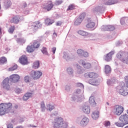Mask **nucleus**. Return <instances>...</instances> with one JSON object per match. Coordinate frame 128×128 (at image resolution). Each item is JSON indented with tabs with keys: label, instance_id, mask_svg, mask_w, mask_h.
<instances>
[{
	"label": "nucleus",
	"instance_id": "nucleus-1",
	"mask_svg": "<svg viewBox=\"0 0 128 128\" xmlns=\"http://www.w3.org/2000/svg\"><path fill=\"white\" fill-rule=\"evenodd\" d=\"M52 124L54 128H67L68 126V122L64 121V118L62 117L54 118Z\"/></svg>",
	"mask_w": 128,
	"mask_h": 128
},
{
	"label": "nucleus",
	"instance_id": "nucleus-2",
	"mask_svg": "<svg viewBox=\"0 0 128 128\" xmlns=\"http://www.w3.org/2000/svg\"><path fill=\"white\" fill-rule=\"evenodd\" d=\"M12 103H6L0 104V116H4L12 111Z\"/></svg>",
	"mask_w": 128,
	"mask_h": 128
},
{
	"label": "nucleus",
	"instance_id": "nucleus-3",
	"mask_svg": "<svg viewBox=\"0 0 128 128\" xmlns=\"http://www.w3.org/2000/svg\"><path fill=\"white\" fill-rule=\"evenodd\" d=\"M118 92L122 94V96H128V88H126L124 82H122L120 86L116 88Z\"/></svg>",
	"mask_w": 128,
	"mask_h": 128
},
{
	"label": "nucleus",
	"instance_id": "nucleus-4",
	"mask_svg": "<svg viewBox=\"0 0 128 128\" xmlns=\"http://www.w3.org/2000/svg\"><path fill=\"white\" fill-rule=\"evenodd\" d=\"M116 57L119 60H120L124 64H128V54L124 52H120L117 55Z\"/></svg>",
	"mask_w": 128,
	"mask_h": 128
},
{
	"label": "nucleus",
	"instance_id": "nucleus-5",
	"mask_svg": "<svg viewBox=\"0 0 128 128\" xmlns=\"http://www.w3.org/2000/svg\"><path fill=\"white\" fill-rule=\"evenodd\" d=\"M42 26V24L40 22H30L29 24V28L32 30L34 32H36L38 30V28H40Z\"/></svg>",
	"mask_w": 128,
	"mask_h": 128
},
{
	"label": "nucleus",
	"instance_id": "nucleus-6",
	"mask_svg": "<svg viewBox=\"0 0 128 128\" xmlns=\"http://www.w3.org/2000/svg\"><path fill=\"white\" fill-rule=\"evenodd\" d=\"M63 58L66 60V62H70V60H76V55L72 54H68L64 52Z\"/></svg>",
	"mask_w": 128,
	"mask_h": 128
},
{
	"label": "nucleus",
	"instance_id": "nucleus-7",
	"mask_svg": "<svg viewBox=\"0 0 128 128\" xmlns=\"http://www.w3.org/2000/svg\"><path fill=\"white\" fill-rule=\"evenodd\" d=\"M30 74L32 76V78H33L34 80H38V78H40L42 76V73L38 70H32L30 72Z\"/></svg>",
	"mask_w": 128,
	"mask_h": 128
},
{
	"label": "nucleus",
	"instance_id": "nucleus-8",
	"mask_svg": "<svg viewBox=\"0 0 128 128\" xmlns=\"http://www.w3.org/2000/svg\"><path fill=\"white\" fill-rule=\"evenodd\" d=\"M86 17V13H82L78 18L74 22V26H80L84 18Z\"/></svg>",
	"mask_w": 128,
	"mask_h": 128
},
{
	"label": "nucleus",
	"instance_id": "nucleus-9",
	"mask_svg": "<svg viewBox=\"0 0 128 128\" xmlns=\"http://www.w3.org/2000/svg\"><path fill=\"white\" fill-rule=\"evenodd\" d=\"M88 122H90V119L88 118V117L84 116L81 120L79 124L80 126L84 128V126H86L87 124H88Z\"/></svg>",
	"mask_w": 128,
	"mask_h": 128
},
{
	"label": "nucleus",
	"instance_id": "nucleus-10",
	"mask_svg": "<svg viewBox=\"0 0 128 128\" xmlns=\"http://www.w3.org/2000/svg\"><path fill=\"white\" fill-rule=\"evenodd\" d=\"M115 114L116 116H120L121 114L124 112V108L121 106L118 105L114 108Z\"/></svg>",
	"mask_w": 128,
	"mask_h": 128
},
{
	"label": "nucleus",
	"instance_id": "nucleus-11",
	"mask_svg": "<svg viewBox=\"0 0 128 128\" xmlns=\"http://www.w3.org/2000/svg\"><path fill=\"white\" fill-rule=\"evenodd\" d=\"M114 50H112L104 56V60L106 62H110L112 58V56H114Z\"/></svg>",
	"mask_w": 128,
	"mask_h": 128
},
{
	"label": "nucleus",
	"instance_id": "nucleus-12",
	"mask_svg": "<svg viewBox=\"0 0 128 128\" xmlns=\"http://www.w3.org/2000/svg\"><path fill=\"white\" fill-rule=\"evenodd\" d=\"M20 77L18 74H13L10 76L9 80L12 82H18L20 80Z\"/></svg>",
	"mask_w": 128,
	"mask_h": 128
},
{
	"label": "nucleus",
	"instance_id": "nucleus-13",
	"mask_svg": "<svg viewBox=\"0 0 128 128\" xmlns=\"http://www.w3.org/2000/svg\"><path fill=\"white\" fill-rule=\"evenodd\" d=\"M78 62L80 64H82V66L84 68H86L87 70L92 68V64H90V63H86V61L82 60H80L78 61Z\"/></svg>",
	"mask_w": 128,
	"mask_h": 128
},
{
	"label": "nucleus",
	"instance_id": "nucleus-14",
	"mask_svg": "<svg viewBox=\"0 0 128 128\" xmlns=\"http://www.w3.org/2000/svg\"><path fill=\"white\" fill-rule=\"evenodd\" d=\"M102 10H104L102 4H100L92 8V11L94 14H98V12H102Z\"/></svg>",
	"mask_w": 128,
	"mask_h": 128
},
{
	"label": "nucleus",
	"instance_id": "nucleus-15",
	"mask_svg": "<svg viewBox=\"0 0 128 128\" xmlns=\"http://www.w3.org/2000/svg\"><path fill=\"white\" fill-rule=\"evenodd\" d=\"M81 110L86 114H90V108L88 105H84L82 106Z\"/></svg>",
	"mask_w": 128,
	"mask_h": 128
},
{
	"label": "nucleus",
	"instance_id": "nucleus-16",
	"mask_svg": "<svg viewBox=\"0 0 128 128\" xmlns=\"http://www.w3.org/2000/svg\"><path fill=\"white\" fill-rule=\"evenodd\" d=\"M72 100L76 102H80L82 100V97H80V96L73 94L71 97Z\"/></svg>",
	"mask_w": 128,
	"mask_h": 128
},
{
	"label": "nucleus",
	"instance_id": "nucleus-17",
	"mask_svg": "<svg viewBox=\"0 0 128 128\" xmlns=\"http://www.w3.org/2000/svg\"><path fill=\"white\" fill-rule=\"evenodd\" d=\"M119 120L121 122H124V124H128V115L126 114L122 115Z\"/></svg>",
	"mask_w": 128,
	"mask_h": 128
},
{
	"label": "nucleus",
	"instance_id": "nucleus-18",
	"mask_svg": "<svg viewBox=\"0 0 128 128\" xmlns=\"http://www.w3.org/2000/svg\"><path fill=\"white\" fill-rule=\"evenodd\" d=\"M9 80L10 79L8 78H6L2 82V86L4 88H5V90H10V84H9Z\"/></svg>",
	"mask_w": 128,
	"mask_h": 128
},
{
	"label": "nucleus",
	"instance_id": "nucleus-19",
	"mask_svg": "<svg viewBox=\"0 0 128 128\" xmlns=\"http://www.w3.org/2000/svg\"><path fill=\"white\" fill-rule=\"evenodd\" d=\"M19 62L21 64H23L24 66L28 64V58L24 55L22 56L21 58H20Z\"/></svg>",
	"mask_w": 128,
	"mask_h": 128
},
{
	"label": "nucleus",
	"instance_id": "nucleus-20",
	"mask_svg": "<svg viewBox=\"0 0 128 128\" xmlns=\"http://www.w3.org/2000/svg\"><path fill=\"white\" fill-rule=\"evenodd\" d=\"M24 20V18H22V16H16L12 18V22H14V24H18V22H20V20Z\"/></svg>",
	"mask_w": 128,
	"mask_h": 128
},
{
	"label": "nucleus",
	"instance_id": "nucleus-21",
	"mask_svg": "<svg viewBox=\"0 0 128 128\" xmlns=\"http://www.w3.org/2000/svg\"><path fill=\"white\" fill-rule=\"evenodd\" d=\"M100 116V112L96 110L92 112V118L93 120H98Z\"/></svg>",
	"mask_w": 128,
	"mask_h": 128
},
{
	"label": "nucleus",
	"instance_id": "nucleus-22",
	"mask_svg": "<svg viewBox=\"0 0 128 128\" xmlns=\"http://www.w3.org/2000/svg\"><path fill=\"white\" fill-rule=\"evenodd\" d=\"M32 96V93L28 92L26 94H24V95L23 96V100L26 101L28 98H30Z\"/></svg>",
	"mask_w": 128,
	"mask_h": 128
},
{
	"label": "nucleus",
	"instance_id": "nucleus-23",
	"mask_svg": "<svg viewBox=\"0 0 128 128\" xmlns=\"http://www.w3.org/2000/svg\"><path fill=\"white\" fill-rule=\"evenodd\" d=\"M88 24H86V26L88 28H94L96 26V23L92 22V20H88Z\"/></svg>",
	"mask_w": 128,
	"mask_h": 128
},
{
	"label": "nucleus",
	"instance_id": "nucleus-24",
	"mask_svg": "<svg viewBox=\"0 0 128 128\" xmlns=\"http://www.w3.org/2000/svg\"><path fill=\"white\" fill-rule=\"evenodd\" d=\"M88 83L92 86H98V81L96 79H91L89 80Z\"/></svg>",
	"mask_w": 128,
	"mask_h": 128
},
{
	"label": "nucleus",
	"instance_id": "nucleus-25",
	"mask_svg": "<svg viewBox=\"0 0 128 128\" xmlns=\"http://www.w3.org/2000/svg\"><path fill=\"white\" fill-rule=\"evenodd\" d=\"M118 2V0H108L105 2L106 6H111L112 4H114Z\"/></svg>",
	"mask_w": 128,
	"mask_h": 128
},
{
	"label": "nucleus",
	"instance_id": "nucleus-26",
	"mask_svg": "<svg viewBox=\"0 0 128 128\" xmlns=\"http://www.w3.org/2000/svg\"><path fill=\"white\" fill-rule=\"evenodd\" d=\"M89 102L92 106H96V101H94V96H90L89 98Z\"/></svg>",
	"mask_w": 128,
	"mask_h": 128
},
{
	"label": "nucleus",
	"instance_id": "nucleus-27",
	"mask_svg": "<svg viewBox=\"0 0 128 128\" xmlns=\"http://www.w3.org/2000/svg\"><path fill=\"white\" fill-rule=\"evenodd\" d=\"M4 6L6 8H8L12 6V2L10 0H5Z\"/></svg>",
	"mask_w": 128,
	"mask_h": 128
},
{
	"label": "nucleus",
	"instance_id": "nucleus-28",
	"mask_svg": "<svg viewBox=\"0 0 128 128\" xmlns=\"http://www.w3.org/2000/svg\"><path fill=\"white\" fill-rule=\"evenodd\" d=\"M45 24L46 26H50L51 24H52L54 22L52 20H50L48 18H47L46 20H44Z\"/></svg>",
	"mask_w": 128,
	"mask_h": 128
},
{
	"label": "nucleus",
	"instance_id": "nucleus-29",
	"mask_svg": "<svg viewBox=\"0 0 128 128\" xmlns=\"http://www.w3.org/2000/svg\"><path fill=\"white\" fill-rule=\"evenodd\" d=\"M54 108V106L52 104H47L46 109L48 112H52Z\"/></svg>",
	"mask_w": 128,
	"mask_h": 128
},
{
	"label": "nucleus",
	"instance_id": "nucleus-30",
	"mask_svg": "<svg viewBox=\"0 0 128 128\" xmlns=\"http://www.w3.org/2000/svg\"><path fill=\"white\" fill-rule=\"evenodd\" d=\"M67 72L70 76H74V69L70 67H68L67 68Z\"/></svg>",
	"mask_w": 128,
	"mask_h": 128
},
{
	"label": "nucleus",
	"instance_id": "nucleus-31",
	"mask_svg": "<svg viewBox=\"0 0 128 128\" xmlns=\"http://www.w3.org/2000/svg\"><path fill=\"white\" fill-rule=\"evenodd\" d=\"M116 78H112L111 80H109L107 81V84H108V86H112V84H116Z\"/></svg>",
	"mask_w": 128,
	"mask_h": 128
},
{
	"label": "nucleus",
	"instance_id": "nucleus-32",
	"mask_svg": "<svg viewBox=\"0 0 128 128\" xmlns=\"http://www.w3.org/2000/svg\"><path fill=\"white\" fill-rule=\"evenodd\" d=\"M112 72V69L110 68V66L108 65H106L104 68V72L106 74H110Z\"/></svg>",
	"mask_w": 128,
	"mask_h": 128
},
{
	"label": "nucleus",
	"instance_id": "nucleus-33",
	"mask_svg": "<svg viewBox=\"0 0 128 128\" xmlns=\"http://www.w3.org/2000/svg\"><path fill=\"white\" fill-rule=\"evenodd\" d=\"M78 34L80 36H86L88 35V32L82 30H78Z\"/></svg>",
	"mask_w": 128,
	"mask_h": 128
},
{
	"label": "nucleus",
	"instance_id": "nucleus-34",
	"mask_svg": "<svg viewBox=\"0 0 128 128\" xmlns=\"http://www.w3.org/2000/svg\"><path fill=\"white\" fill-rule=\"evenodd\" d=\"M32 68L34 70H36V68H40V62L36 61L33 63Z\"/></svg>",
	"mask_w": 128,
	"mask_h": 128
},
{
	"label": "nucleus",
	"instance_id": "nucleus-35",
	"mask_svg": "<svg viewBox=\"0 0 128 128\" xmlns=\"http://www.w3.org/2000/svg\"><path fill=\"white\" fill-rule=\"evenodd\" d=\"M74 94H77V96H80V98H82V90L80 89H76L74 92Z\"/></svg>",
	"mask_w": 128,
	"mask_h": 128
},
{
	"label": "nucleus",
	"instance_id": "nucleus-36",
	"mask_svg": "<svg viewBox=\"0 0 128 128\" xmlns=\"http://www.w3.org/2000/svg\"><path fill=\"white\" fill-rule=\"evenodd\" d=\"M26 50L28 52H32L35 49L33 47L32 45H30L27 46Z\"/></svg>",
	"mask_w": 128,
	"mask_h": 128
},
{
	"label": "nucleus",
	"instance_id": "nucleus-37",
	"mask_svg": "<svg viewBox=\"0 0 128 128\" xmlns=\"http://www.w3.org/2000/svg\"><path fill=\"white\" fill-rule=\"evenodd\" d=\"M114 124L119 128H124V126H126V124H124V122H116Z\"/></svg>",
	"mask_w": 128,
	"mask_h": 128
},
{
	"label": "nucleus",
	"instance_id": "nucleus-38",
	"mask_svg": "<svg viewBox=\"0 0 128 128\" xmlns=\"http://www.w3.org/2000/svg\"><path fill=\"white\" fill-rule=\"evenodd\" d=\"M6 57H2L0 58V64H4L6 62Z\"/></svg>",
	"mask_w": 128,
	"mask_h": 128
},
{
	"label": "nucleus",
	"instance_id": "nucleus-39",
	"mask_svg": "<svg viewBox=\"0 0 128 128\" xmlns=\"http://www.w3.org/2000/svg\"><path fill=\"white\" fill-rule=\"evenodd\" d=\"M75 8H76V5H74V4H70L68 6L67 10H74Z\"/></svg>",
	"mask_w": 128,
	"mask_h": 128
},
{
	"label": "nucleus",
	"instance_id": "nucleus-40",
	"mask_svg": "<svg viewBox=\"0 0 128 128\" xmlns=\"http://www.w3.org/2000/svg\"><path fill=\"white\" fill-rule=\"evenodd\" d=\"M53 7H54V4H52V2H50L46 6V10H48V12L49 10H50Z\"/></svg>",
	"mask_w": 128,
	"mask_h": 128
},
{
	"label": "nucleus",
	"instance_id": "nucleus-41",
	"mask_svg": "<svg viewBox=\"0 0 128 128\" xmlns=\"http://www.w3.org/2000/svg\"><path fill=\"white\" fill-rule=\"evenodd\" d=\"M77 68H78L76 71V74H82V70L80 66L78 64L77 65Z\"/></svg>",
	"mask_w": 128,
	"mask_h": 128
},
{
	"label": "nucleus",
	"instance_id": "nucleus-42",
	"mask_svg": "<svg viewBox=\"0 0 128 128\" xmlns=\"http://www.w3.org/2000/svg\"><path fill=\"white\" fill-rule=\"evenodd\" d=\"M16 40L18 44H22L26 42V40L24 38H17Z\"/></svg>",
	"mask_w": 128,
	"mask_h": 128
},
{
	"label": "nucleus",
	"instance_id": "nucleus-43",
	"mask_svg": "<svg viewBox=\"0 0 128 128\" xmlns=\"http://www.w3.org/2000/svg\"><path fill=\"white\" fill-rule=\"evenodd\" d=\"M40 108L42 110V112H44L46 110V106L44 105V102H42L40 103Z\"/></svg>",
	"mask_w": 128,
	"mask_h": 128
},
{
	"label": "nucleus",
	"instance_id": "nucleus-44",
	"mask_svg": "<svg viewBox=\"0 0 128 128\" xmlns=\"http://www.w3.org/2000/svg\"><path fill=\"white\" fill-rule=\"evenodd\" d=\"M18 68V65L14 64L13 66L9 68V72H14V70H16Z\"/></svg>",
	"mask_w": 128,
	"mask_h": 128
},
{
	"label": "nucleus",
	"instance_id": "nucleus-45",
	"mask_svg": "<svg viewBox=\"0 0 128 128\" xmlns=\"http://www.w3.org/2000/svg\"><path fill=\"white\" fill-rule=\"evenodd\" d=\"M89 78H96V74L94 72H89Z\"/></svg>",
	"mask_w": 128,
	"mask_h": 128
},
{
	"label": "nucleus",
	"instance_id": "nucleus-46",
	"mask_svg": "<svg viewBox=\"0 0 128 128\" xmlns=\"http://www.w3.org/2000/svg\"><path fill=\"white\" fill-rule=\"evenodd\" d=\"M101 30L102 32H106V30H108V26H102L101 27Z\"/></svg>",
	"mask_w": 128,
	"mask_h": 128
},
{
	"label": "nucleus",
	"instance_id": "nucleus-47",
	"mask_svg": "<svg viewBox=\"0 0 128 128\" xmlns=\"http://www.w3.org/2000/svg\"><path fill=\"white\" fill-rule=\"evenodd\" d=\"M42 54H45L46 56H48V50L46 49V48L44 47L42 49Z\"/></svg>",
	"mask_w": 128,
	"mask_h": 128
},
{
	"label": "nucleus",
	"instance_id": "nucleus-48",
	"mask_svg": "<svg viewBox=\"0 0 128 128\" xmlns=\"http://www.w3.org/2000/svg\"><path fill=\"white\" fill-rule=\"evenodd\" d=\"M32 46H33L34 49L36 50V48H40V44H38L36 42H34L32 45Z\"/></svg>",
	"mask_w": 128,
	"mask_h": 128
},
{
	"label": "nucleus",
	"instance_id": "nucleus-49",
	"mask_svg": "<svg viewBox=\"0 0 128 128\" xmlns=\"http://www.w3.org/2000/svg\"><path fill=\"white\" fill-rule=\"evenodd\" d=\"M88 36L89 37V38L90 40H94V38H96V36H94V34H88Z\"/></svg>",
	"mask_w": 128,
	"mask_h": 128
},
{
	"label": "nucleus",
	"instance_id": "nucleus-50",
	"mask_svg": "<svg viewBox=\"0 0 128 128\" xmlns=\"http://www.w3.org/2000/svg\"><path fill=\"white\" fill-rule=\"evenodd\" d=\"M84 50L82 49H79L77 50V54L80 56H82V54H84Z\"/></svg>",
	"mask_w": 128,
	"mask_h": 128
},
{
	"label": "nucleus",
	"instance_id": "nucleus-51",
	"mask_svg": "<svg viewBox=\"0 0 128 128\" xmlns=\"http://www.w3.org/2000/svg\"><path fill=\"white\" fill-rule=\"evenodd\" d=\"M104 124L106 128H108V126H110V122L108 120L105 121Z\"/></svg>",
	"mask_w": 128,
	"mask_h": 128
},
{
	"label": "nucleus",
	"instance_id": "nucleus-52",
	"mask_svg": "<svg viewBox=\"0 0 128 128\" xmlns=\"http://www.w3.org/2000/svg\"><path fill=\"white\" fill-rule=\"evenodd\" d=\"M15 28L16 27H14V26H12L8 30V32H10V34H12Z\"/></svg>",
	"mask_w": 128,
	"mask_h": 128
},
{
	"label": "nucleus",
	"instance_id": "nucleus-53",
	"mask_svg": "<svg viewBox=\"0 0 128 128\" xmlns=\"http://www.w3.org/2000/svg\"><path fill=\"white\" fill-rule=\"evenodd\" d=\"M24 80L25 82H30V76H25L24 78Z\"/></svg>",
	"mask_w": 128,
	"mask_h": 128
},
{
	"label": "nucleus",
	"instance_id": "nucleus-54",
	"mask_svg": "<svg viewBox=\"0 0 128 128\" xmlns=\"http://www.w3.org/2000/svg\"><path fill=\"white\" fill-rule=\"evenodd\" d=\"M115 28H114V26H112V25L108 26V30H110V31L114 30Z\"/></svg>",
	"mask_w": 128,
	"mask_h": 128
},
{
	"label": "nucleus",
	"instance_id": "nucleus-55",
	"mask_svg": "<svg viewBox=\"0 0 128 128\" xmlns=\"http://www.w3.org/2000/svg\"><path fill=\"white\" fill-rule=\"evenodd\" d=\"M76 86H77V88H84V84L80 82L76 83Z\"/></svg>",
	"mask_w": 128,
	"mask_h": 128
},
{
	"label": "nucleus",
	"instance_id": "nucleus-56",
	"mask_svg": "<svg viewBox=\"0 0 128 128\" xmlns=\"http://www.w3.org/2000/svg\"><path fill=\"white\" fill-rule=\"evenodd\" d=\"M15 92H16V94H22V90L20 88H18L15 90Z\"/></svg>",
	"mask_w": 128,
	"mask_h": 128
},
{
	"label": "nucleus",
	"instance_id": "nucleus-57",
	"mask_svg": "<svg viewBox=\"0 0 128 128\" xmlns=\"http://www.w3.org/2000/svg\"><path fill=\"white\" fill-rule=\"evenodd\" d=\"M126 18H122L120 20V24H126Z\"/></svg>",
	"mask_w": 128,
	"mask_h": 128
},
{
	"label": "nucleus",
	"instance_id": "nucleus-58",
	"mask_svg": "<svg viewBox=\"0 0 128 128\" xmlns=\"http://www.w3.org/2000/svg\"><path fill=\"white\" fill-rule=\"evenodd\" d=\"M65 90L66 92H70V87L68 86H65Z\"/></svg>",
	"mask_w": 128,
	"mask_h": 128
},
{
	"label": "nucleus",
	"instance_id": "nucleus-59",
	"mask_svg": "<svg viewBox=\"0 0 128 128\" xmlns=\"http://www.w3.org/2000/svg\"><path fill=\"white\" fill-rule=\"evenodd\" d=\"M82 56H84V58H88V52L84 51Z\"/></svg>",
	"mask_w": 128,
	"mask_h": 128
},
{
	"label": "nucleus",
	"instance_id": "nucleus-60",
	"mask_svg": "<svg viewBox=\"0 0 128 128\" xmlns=\"http://www.w3.org/2000/svg\"><path fill=\"white\" fill-rule=\"evenodd\" d=\"M62 4V0H56L55 2V4L56 6H60V4Z\"/></svg>",
	"mask_w": 128,
	"mask_h": 128
},
{
	"label": "nucleus",
	"instance_id": "nucleus-61",
	"mask_svg": "<svg viewBox=\"0 0 128 128\" xmlns=\"http://www.w3.org/2000/svg\"><path fill=\"white\" fill-rule=\"evenodd\" d=\"M56 48L54 47L52 48V52L53 53V54H56Z\"/></svg>",
	"mask_w": 128,
	"mask_h": 128
},
{
	"label": "nucleus",
	"instance_id": "nucleus-62",
	"mask_svg": "<svg viewBox=\"0 0 128 128\" xmlns=\"http://www.w3.org/2000/svg\"><path fill=\"white\" fill-rule=\"evenodd\" d=\"M62 22L58 21L56 23V26H62Z\"/></svg>",
	"mask_w": 128,
	"mask_h": 128
},
{
	"label": "nucleus",
	"instance_id": "nucleus-63",
	"mask_svg": "<svg viewBox=\"0 0 128 128\" xmlns=\"http://www.w3.org/2000/svg\"><path fill=\"white\" fill-rule=\"evenodd\" d=\"M7 128H14V126L12 124H9L7 126Z\"/></svg>",
	"mask_w": 128,
	"mask_h": 128
},
{
	"label": "nucleus",
	"instance_id": "nucleus-64",
	"mask_svg": "<svg viewBox=\"0 0 128 128\" xmlns=\"http://www.w3.org/2000/svg\"><path fill=\"white\" fill-rule=\"evenodd\" d=\"M58 36V33L56 32H54L53 33V38H56Z\"/></svg>",
	"mask_w": 128,
	"mask_h": 128
}]
</instances>
